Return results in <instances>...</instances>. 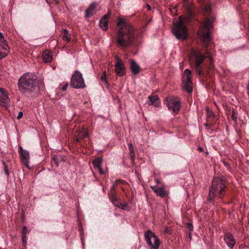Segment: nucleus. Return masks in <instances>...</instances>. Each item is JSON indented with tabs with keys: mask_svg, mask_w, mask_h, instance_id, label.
<instances>
[{
	"mask_svg": "<svg viewBox=\"0 0 249 249\" xmlns=\"http://www.w3.org/2000/svg\"><path fill=\"white\" fill-rule=\"evenodd\" d=\"M213 18H207L201 26L198 32V37L203 42L206 48H207L211 39L210 32V29L213 26ZM191 56L194 59L196 72L198 75L203 74V70L200 65L203 63L205 58L209 59L210 67H213V56L211 52L207 49H206L205 55L202 54L200 50H192L191 52Z\"/></svg>",
	"mask_w": 249,
	"mask_h": 249,
	"instance_id": "nucleus-1",
	"label": "nucleus"
},
{
	"mask_svg": "<svg viewBox=\"0 0 249 249\" xmlns=\"http://www.w3.org/2000/svg\"><path fill=\"white\" fill-rule=\"evenodd\" d=\"M119 26L117 36L116 42L121 49H125L131 46L139 36L138 31L134 27L124 20L118 21Z\"/></svg>",
	"mask_w": 249,
	"mask_h": 249,
	"instance_id": "nucleus-2",
	"label": "nucleus"
},
{
	"mask_svg": "<svg viewBox=\"0 0 249 249\" xmlns=\"http://www.w3.org/2000/svg\"><path fill=\"white\" fill-rule=\"evenodd\" d=\"M18 88L20 92L25 96L29 97L34 93L37 88L39 89L36 76L33 73H26L18 80Z\"/></svg>",
	"mask_w": 249,
	"mask_h": 249,
	"instance_id": "nucleus-3",
	"label": "nucleus"
},
{
	"mask_svg": "<svg viewBox=\"0 0 249 249\" xmlns=\"http://www.w3.org/2000/svg\"><path fill=\"white\" fill-rule=\"evenodd\" d=\"M226 181L224 178L217 177L213 178L210 188L208 200L211 201L214 198H221L224 196L226 193Z\"/></svg>",
	"mask_w": 249,
	"mask_h": 249,
	"instance_id": "nucleus-4",
	"label": "nucleus"
},
{
	"mask_svg": "<svg viewBox=\"0 0 249 249\" xmlns=\"http://www.w3.org/2000/svg\"><path fill=\"white\" fill-rule=\"evenodd\" d=\"M181 17H179V21L172 29V33L178 39H185L187 37V33L185 26L181 21Z\"/></svg>",
	"mask_w": 249,
	"mask_h": 249,
	"instance_id": "nucleus-5",
	"label": "nucleus"
},
{
	"mask_svg": "<svg viewBox=\"0 0 249 249\" xmlns=\"http://www.w3.org/2000/svg\"><path fill=\"white\" fill-rule=\"evenodd\" d=\"M145 241L150 249H158L160 241L158 237L150 230H148L144 234Z\"/></svg>",
	"mask_w": 249,
	"mask_h": 249,
	"instance_id": "nucleus-6",
	"label": "nucleus"
},
{
	"mask_svg": "<svg viewBox=\"0 0 249 249\" xmlns=\"http://www.w3.org/2000/svg\"><path fill=\"white\" fill-rule=\"evenodd\" d=\"M165 103L168 109L175 114L178 113L180 108V103L179 99L175 97H167Z\"/></svg>",
	"mask_w": 249,
	"mask_h": 249,
	"instance_id": "nucleus-7",
	"label": "nucleus"
},
{
	"mask_svg": "<svg viewBox=\"0 0 249 249\" xmlns=\"http://www.w3.org/2000/svg\"><path fill=\"white\" fill-rule=\"evenodd\" d=\"M71 86L75 89H81L85 87L84 80L82 74L78 71H76L72 76Z\"/></svg>",
	"mask_w": 249,
	"mask_h": 249,
	"instance_id": "nucleus-8",
	"label": "nucleus"
},
{
	"mask_svg": "<svg viewBox=\"0 0 249 249\" xmlns=\"http://www.w3.org/2000/svg\"><path fill=\"white\" fill-rule=\"evenodd\" d=\"M9 52V47L3 34L0 32V59L5 57Z\"/></svg>",
	"mask_w": 249,
	"mask_h": 249,
	"instance_id": "nucleus-9",
	"label": "nucleus"
},
{
	"mask_svg": "<svg viewBox=\"0 0 249 249\" xmlns=\"http://www.w3.org/2000/svg\"><path fill=\"white\" fill-rule=\"evenodd\" d=\"M19 154L22 162L25 166L29 168V161L30 160V155L28 151L23 149L21 146L19 147Z\"/></svg>",
	"mask_w": 249,
	"mask_h": 249,
	"instance_id": "nucleus-10",
	"label": "nucleus"
},
{
	"mask_svg": "<svg viewBox=\"0 0 249 249\" xmlns=\"http://www.w3.org/2000/svg\"><path fill=\"white\" fill-rule=\"evenodd\" d=\"M10 100L6 89L0 88V104L5 107L10 106Z\"/></svg>",
	"mask_w": 249,
	"mask_h": 249,
	"instance_id": "nucleus-11",
	"label": "nucleus"
},
{
	"mask_svg": "<svg viewBox=\"0 0 249 249\" xmlns=\"http://www.w3.org/2000/svg\"><path fill=\"white\" fill-rule=\"evenodd\" d=\"M115 71L119 76H122L125 72V67L122 60L118 57L115 64Z\"/></svg>",
	"mask_w": 249,
	"mask_h": 249,
	"instance_id": "nucleus-12",
	"label": "nucleus"
},
{
	"mask_svg": "<svg viewBox=\"0 0 249 249\" xmlns=\"http://www.w3.org/2000/svg\"><path fill=\"white\" fill-rule=\"evenodd\" d=\"M151 188L155 193L159 196L163 198L166 197L167 195V192L165 190L164 187L163 186L160 187L151 186Z\"/></svg>",
	"mask_w": 249,
	"mask_h": 249,
	"instance_id": "nucleus-13",
	"label": "nucleus"
},
{
	"mask_svg": "<svg viewBox=\"0 0 249 249\" xmlns=\"http://www.w3.org/2000/svg\"><path fill=\"white\" fill-rule=\"evenodd\" d=\"M224 240L228 246L232 249L235 244L233 236L230 233H226L224 236Z\"/></svg>",
	"mask_w": 249,
	"mask_h": 249,
	"instance_id": "nucleus-14",
	"label": "nucleus"
},
{
	"mask_svg": "<svg viewBox=\"0 0 249 249\" xmlns=\"http://www.w3.org/2000/svg\"><path fill=\"white\" fill-rule=\"evenodd\" d=\"M110 14L108 13L105 15L100 21L99 26L104 31H107L108 29V22Z\"/></svg>",
	"mask_w": 249,
	"mask_h": 249,
	"instance_id": "nucleus-15",
	"label": "nucleus"
},
{
	"mask_svg": "<svg viewBox=\"0 0 249 249\" xmlns=\"http://www.w3.org/2000/svg\"><path fill=\"white\" fill-rule=\"evenodd\" d=\"M111 200L112 203L119 208L123 210H126L128 209V206L125 202H120L115 196H112Z\"/></svg>",
	"mask_w": 249,
	"mask_h": 249,
	"instance_id": "nucleus-16",
	"label": "nucleus"
},
{
	"mask_svg": "<svg viewBox=\"0 0 249 249\" xmlns=\"http://www.w3.org/2000/svg\"><path fill=\"white\" fill-rule=\"evenodd\" d=\"M148 104L155 107H158L160 105L159 99L157 95H149L148 96Z\"/></svg>",
	"mask_w": 249,
	"mask_h": 249,
	"instance_id": "nucleus-17",
	"label": "nucleus"
},
{
	"mask_svg": "<svg viewBox=\"0 0 249 249\" xmlns=\"http://www.w3.org/2000/svg\"><path fill=\"white\" fill-rule=\"evenodd\" d=\"M88 136V131L85 128L79 130L76 135V142H78Z\"/></svg>",
	"mask_w": 249,
	"mask_h": 249,
	"instance_id": "nucleus-18",
	"label": "nucleus"
},
{
	"mask_svg": "<svg viewBox=\"0 0 249 249\" xmlns=\"http://www.w3.org/2000/svg\"><path fill=\"white\" fill-rule=\"evenodd\" d=\"M95 4L94 3H91L89 8L86 11V18H88L93 15L95 12Z\"/></svg>",
	"mask_w": 249,
	"mask_h": 249,
	"instance_id": "nucleus-19",
	"label": "nucleus"
},
{
	"mask_svg": "<svg viewBox=\"0 0 249 249\" xmlns=\"http://www.w3.org/2000/svg\"><path fill=\"white\" fill-rule=\"evenodd\" d=\"M42 59L45 63L51 62L52 60V56L50 51L46 50L42 54Z\"/></svg>",
	"mask_w": 249,
	"mask_h": 249,
	"instance_id": "nucleus-20",
	"label": "nucleus"
},
{
	"mask_svg": "<svg viewBox=\"0 0 249 249\" xmlns=\"http://www.w3.org/2000/svg\"><path fill=\"white\" fill-rule=\"evenodd\" d=\"M130 68L132 72L137 74L140 72V67L134 60H130Z\"/></svg>",
	"mask_w": 249,
	"mask_h": 249,
	"instance_id": "nucleus-21",
	"label": "nucleus"
},
{
	"mask_svg": "<svg viewBox=\"0 0 249 249\" xmlns=\"http://www.w3.org/2000/svg\"><path fill=\"white\" fill-rule=\"evenodd\" d=\"M191 74L189 69H186L183 73L182 81H192Z\"/></svg>",
	"mask_w": 249,
	"mask_h": 249,
	"instance_id": "nucleus-22",
	"label": "nucleus"
},
{
	"mask_svg": "<svg viewBox=\"0 0 249 249\" xmlns=\"http://www.w3.org/2000/svg\"><path fill=\"white\" fill-rule=\"evenodd\" d=\"M183 88L188 92L192 91V81H182Z\"/></svg>",
	"mask_w": 249,
	"mask_h": 249,
	"instance_id": "nucleus-23",
	"label": "nucleus"
},
{
	"mask_svg": "<svg viewBox=\"0 0 249 249\" xmlns=\"http://www.w3.org/2000/svg\"><path fill=\"white\" fill-rule=\"evenodd\" d=\"M102 159L101 158L98 157L96 158L92 161V165L94 169L99 168L101 167Z\"/></svg>",
	"mask_w": 249,
	"mask_h": 249,
	"instance_id": "nucleus-24",
	"label": "nucleus"
},
{
	"mask_svg": "<svg viewBox=\"0 0 249 249\" xmlns=\"http://www.w3.org/2000/svg\"><path fill=\"white\" fill-rule=\"evenodd\" d=\"M53 160L56 166H58L59 163L64 160V157L61 155H54L53 156Z\"/></svg>",
	"mask_w": 249,
	"mask_h": 249,
	"instance_id": "nucleus-25",
	"label": "nucleus"
},
{
	"mask_svg": "<svg viewBox=\"0 0 249 249\" xmlns=\"http://www.w3.org/2000/svg\"><path fill=\"white\" fill-rule=\"evenodd\" d=\"M128 148H129V153H130V159L132 160V162H133L134 161V159H135V154H134V149L132 143H131L128 145Z\"/></svg>",
	"mask_w": 249,
	"mask_h": 249,
	"instance_id": "nucleus-26",
	"label": "nucleus"
},
{
	"mask_svg": "<svg viewBox=\"0 0 249 249\" xmlns=\"http://www.w3.org/2000/svg\"><path fill=\"white\" fill-rule=\"evenodd\" d=\"M62 38L63 40H66L68 42L70 41L71 40L70 35L69 33V32L67 30H64V35L62 36Z\"/></svg>",
	"mask_w": 249,
	"mask_h": 249,
	"instance_id": "nucleus-27",
	"label": "nucleus"
},
{
	"mask_svg": "<svg viewBox=\"0 0 249 249\" xmlns=\"http://www.w3.org/2000/svg\"><path fill=\"white\" fill-rule=\"evenodd\" d=\"M27 229L26 226H23L21 231L22 236H26Z\"/></svg>",
	"mask_w": 249,
	"mask_h": 249,
	"instance_id": "nucleus-28",
	"label": "nucleus"
},
{
	"mask_svg": "<svg viewBox=\"0 0 249 249\" xmlns=\"http://www.w3.org/2000/svg\"><path fill=\"white\" fill-rule=\"evenodd\" d=\"M101 79L103 82H105V83L107 82L106 71H104L103 72V74L101 76Z\"/></svg>",
	"mask_w": 249,
	"mask_h": 249,
	"instance_id": "nucleus-29",
	"label": "nucleus"
},
{
	"mask_svg": "<svg viewBox=\"0 0 249 249\" xmlns=\"http://www.w3.org/2000/svg\"><path fill=\"white\" fill-rule=\"evenodd\" d=\"M204 11L206 13L209 14L211 12V7L210 5H206L205 7Z\"/></svg>",
	"mask_w": 249,
	"mask_h": 249,
	"instance_id": "nucleus-30",
	"label": "nucleus"
},
{
	"mask_svg": "<svg viewBox=\"0 0 249 249\" xmlns=\"http://www.w3.org/2000/svg\"><path fill=\"white\" fill-rule=\"evenodd\" d=\"M231 118L232 119L235 121L237 122V116L236 113L235 111L233 110L231 114Z\"/></svg>",
	"mask_w": 249,
	"mask_h": 249,
	"instance_id": "nucleus-31",
	"label": "nucleus"
},
{
	"mask_svg": "<svg viewBox=\"0 0 249 249\" xmlns=\"http://www.w3.org/2000/svg\"><path fill=\"white\" fill-rule=\"evenodd\" d=\"M4 173H5V174L7 177H8V176H9V171H8V168H7V166L5 165V163L4 164Z\"/></svg>",
	"mask_w": 249,
	"mask_h": 249,
	"instance_id": "nucleus-32",
	"label": "nucleus"
},
{
	"mask_svg": "<svg viewBox=\"0 0 249 249\" xmlns=\"http://www.w3.org/2000/svg\"><path fill=\"white\" fill-rule=\"evenodd\" d=\"M187 228L189 231H192L193 230V226L191 223H187Z\"/></svg>",
	"mask_w": 249,
	"mask_h": 249,
	"instance_id": "nucleus-33",
	"label": "nucleus"
},
{
	"mask_svg": "<svg viewBox=\"0 0 249 249\" xmlns=\"http://www.w3.org/2000/svg\"><path fill=\"white\" fill-rule=\"evenodd\" d=\"M223 163L224 166L227 168V169L228 170H230V169H231V167H230V166L229 164L228 163L226 162L225 161H223Z\"/></svg>",
	"mask_w": 249,
	"mask_h": 249,
	"instance_id": "nucleus-34",
	"label": "nucleus"
},
{
	"mask_svg": "<svg viewBox=\"0 0 249 249\" xmlns=\"http://www.w3.org/2000/svg\"><path fill=\"white\" fill-rule=\"evenodd\" d=\"M22 241L23 245L25 246L27 243L26 236H22Z\"/></svg>",
	"mask_w": 249,
	"mask_h": 249,
	"instance_id": "nucleus-35",
	"label": "nucleus"
},
{
	"mask_svg": "<svg viewBox=\"0 0 249 249\" xmlns=\"http://www.w3.org/2000/svg\"><path fill=\"white\" fill-rule=\"evenodd\" d=\"M23 116V113L22 111H19L18 113V115L17 116V119L19 120L22 118Z\"/></svg>",
	"mask_w": 249,
	"mask_h": 249,
	"instance_id": "nucleus-36",
	"label": "nucleus"
},
{
	"mask_svg": "<svg viewBox=\"0 0 249 249\" xmlns=\"http://www.w3.org/2000/svg\"><path fill=\"white\" fill-rule=\"evenodd\" d=\"M96 169L98 170V172H99V174L100 175H103L104 174V171L102 169L101 167H99V168H97Z\"/></svg>",
	"mask_w": 249,
	"mask_h": 249,
	"instance_id": "nucleus-37",
	"label": "nucleus"
},
{
	"mask_svg": "<svg viewBox=\"0 0 249 249\" xmlns=\"http://www.w3.org/2000/svg\"><path fill=\"white\" fill-rule=\"evenodd\" d=\"M68 86V84H66V85H65V86H64L62 87V89H63V90H66V89H67Z\"/></svg>",
	"mask_w": 249,
	"mask_h": 249,
	"instance_id": "nucleus-38",
	"label": "nucleus"
},
{
	"mask_svg": "<svg viewBox=\"0 0 249 249\" xmlns=\"http://www.w3.org/2000/svg\"><path fill=\"white\" fill-rule=\"evenodd\" d=\"M208 114L209 116H213V113L212 111H209V112H208Z\"/></svg>",
	"mask_w": 249,
	"mask_h": 249,
	"instance_id": "nucleus-39",
	"label": "nucleus"
},
{
	"mask_svg": "<svg viewBox=\"0 0 249 249\" xmlns=\"http://www.w3.org/2000/svg\"><path fill=\"white\" fill-rule=\"evenodd\" d=\"M198 150L199 152H202L203 151V148L202 147H198Z\"/></svg>",
	"mask_w": 249,
	"mask_h": 249,
	"instance_id": "nucleus-40",
	"label": "nucleus"
},
{
	"mask_svg": "<svg viewBox=\"0 0 249 249\" xmlns=\"http://www.w3.org/2000/svg\"><path fill=\"white\" fill-rule=\"evenodd\" d=\"M155 180H156V182H157V184H160V181L159 179L157 178V179H156Z\"/></svg>",
	"mask_w": 249,
	"mask_h": 249,
	"instance_id": "nucleus-41",
	"label": "nucleus"
},
{
	"mask_svg": "<svg viewBox=\"0 0 249 249\" xmlns=\"http://www.w3.org/2000/svg\"><path fill=\"white\" fill-rule=\"evenodd\" d=\"M147 7L148 8V10H151V8L149 5H147Z\"/></svg>",
	"mask_w": 249,
	"mask_h": 249,
	"instance_id": "nucleus-42",
	"label": "nucleus"
},
{
	"mask_svg": "<svg viewBox=\"0 0 249 249\" xmlns=\"http://www.w3.org/2000/svg\"><path fill=\"white\" fill-rule=\"evenodd\" d=\"M116 182H122L123 181L122 180H116Z\"/></svg>",
	"mask_w": 249,
	"mask_h": 249,
	"instance_id": "nucleus-43",
	"label": "nucleus"
},
{
	"mask_svg": "<svg viewBox=\"0 0 249 249\" xmlns=\"http://www.w3.org/2000/svg\"><path fill=\"white\" fill-rule=\"evenodd\" d=\"M204 125H205L206 126H208V125L207 124H204Z\"/></svg>",
	"mask_w": 249,
	"mask_h": 249,
	"instance_id": "nucleus-44",
	"label": "nucleus"
}]
</instances>
